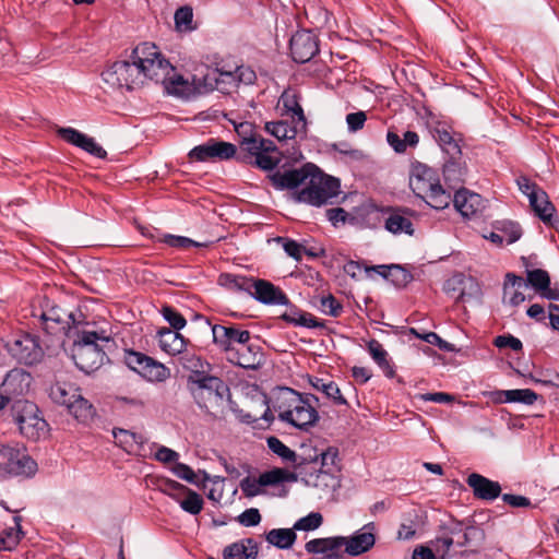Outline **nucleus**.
Here are the masks:
<instances>
[{"instance_id": "27", "label": "nucleus", "mask_w": 559, "mask_h": 559, "mask_svg": "<svg viewBox=\"0 0 559 559\" xmlns=\"http://www.w3.org/2000/svg\"><path fill=\"white\" fill-rule=\"evenodd\" d=\"M278 104L282 105L283 115H287L292 120L300 126H307V119L304 109L299 104V97L293 90H286L282 93Z\"/></svg>"}, {"instance_id": "22", "label": "nucleus", "mask_w": 559, "mask_h": 559, "mask_svg": "<svg viewBox=\"0 0 559 559\" xmlns=\"http://www.w3.org/2000/svg\"><path fill=\"white\" fill-rule=\"evenodd\" d=\"M451 201H453L457 212L465 218L476 216L485 207L483 197L466 189L457 190Z\"/></svg>"}, {"instance_id": "51", "label": "nucleus", "mask_w": 559, "mask_h": 559, "mask_svg": "<svg viewBox=\"0 0 559 559\" xmlns=\"http://www.w3.org/2000/svg\"><path fill=\"white\" fill-rule=\"evenodd\" d=\"M160 313H162L163 318L174 329V331L179 332L187 324V320L185 319V317L179 311H177L175 308H173L170 306H164L160 310Z\"/></svg>"}, {"instance_id": "44", "label": "nucleus", "mask_w": 559, "mask_h": 559, "mask_svg": "<svg viewBox=\"0 0 559 559\" xmlns=\"http://www.w3.org/2000/svg\"><path fill=\"white\" fill-rule=\"evenodd\" d=\"M160 241L165 245L176 248V249H188L190 247L195 248H203L206 247L207 243L205 242H198L189 237L186 236H178V235H171V234H165L160 238Z\"/></svg>"}, {"instance_id": "61", "label": "nucleus", "mask_w": 559, "mask_h": 559, "mask_svg": "<svg viewBox=\"0 0 559 559\" xmlns=\"http://www.w3.org/2000/svg\"><path fill=\"white\" fill-rule=\"evenodd\" d=\"M493 344L498 348L509 347L514 352H519L523 348V344H522L521 340L511 334L498 335L493 340Z\"/></svg>"}, {"instance_id": "2", "label": "nucleus", "mask_w": 559, "mask_h": 559, "mask_svg": "<svg viewBox=\"0 0 559 559\" xmlns=\"http://www.w3.org/2000/svg\"><path fill=\"white\" fill-rule=\"evenodd\" d=\"M310 400L318 401L312 394L304 396L290 388H280L273 407L282 421L308 431L319 420V413Z\"/></svg>"}, {"instance_id": "49", "label": "nucleus", "mask_w": 559, "mask_h": 559, "mask_svg": "<svg viewBox=\"0 0 559 559\" xmlns=\"http://www.w3.org/2000/svg\"><path fill=\"white\" fill-rule=\"evenodd\" d=\"M322 522H323V518H322L321 513L311 512L308 515L297 520L293 527L295 531L309 532V531H314L318 527H320Z\"/></svg>"}, {"instance_id": "64", "label": "nucleus", "mask_w": 559, "mask_h": 559, "mask_svg": "<svg viewBox=\"0 0 559 559\" xmlns=\"http://www.w3.org/2000/svg\"><path fill=\"white\" fill-rule=\"evenodd\" d=\"M80 148L98 158H105L107 155V152L88 135L85 136Z\"/></svg>"}, {"instance_id": "42", "label": "nucleus", "mask_w": 559, "mask_h": 559, "mask_svg": "<svg viewBox=\"0 0 559 559\" xmlns=\"http://www.w3.org/2000/svg\"><path fill=\"white\" fill-rule=\"evenodd\" d=\"M499 394L504 395L506 402L522 403L525 405H533L538 399L537 393L531 389L504 390Z\"/></svg>"}, {"instance_id": "47", "label": "nucleus", "mask_w": 559, "mask_h": 559, "mask_svg": "<svg viewBox=\"0 0 559 559\" xmlns=\"http://www.w3.org/2000/svg\"><path fill=\"white\" fill-rule=\"evenodd\" d=\"M159 491L171 499L176 500L178 503L185 496V493L189 490L185 485L173 480V479H164L158 487Z\"/></svg>"}, {"instance_id": "53", "label": "nucleus", "mask_w": 559, "mask_h": 559, "mask_svg": "<svg viewBox=\"0 0 559 559\" xmlns=\"http://www.w3.org/2000/svg\"><path fill=\"white\" fill-rule=\"evenodd\" d=\"M276 241L282 243V247L287 255L295 259L296 261H301L304 248L300 243H298L296 240L285 237H277Z\"/></svg>"}, {"instance_id": "35", "label": "nucleus", "mask_w": 559, "mask_h": 559, "mask_svg": "<svg viewBox=\"0 0 559 559\" xmlns=\"http://www.w3.org/2000/svg\"><path fill=\"white\" fill-rule=\"evenodd\" d=\"M80 389L71 383L57 382L50 388V399L59 405H63L68 408V405L79 395Z\"/></svg>"}, {"instance_id": "40", "label": "nucleus", "mask_w": 559, "mask_h": 559, "mask_svg": "<svg viewBox=\"0 0 559 559\" xmlns=\"http://www.w3.org/2000/svg\"><path fill=\"white\" fill-rule=\"evenodd\" d=\"M253 277L237 275L230 273H224L219 276V284L225 288L237 292L249 294Z\"/></svg>"}, {"instance_id": "25", "label": "nucleus", "mask_w": 559, "mask_h": 559, "mask_svg": "<svg viewBox=\"0 0 559 559\" xmlns=\"http://www.w3.org/2000/svg\"><path fill=\"white\" fill-rule=\"evenodd\" d=\"M264 129L280 141L293 140L298 135H305L307 132V126H300L294 120H292V123L286 120L270 121L265 123Z\"/></svg>"}, {"instance_id": "33", "label": "nucleus", "mask_w": 559, "mask_h": 559, "mask_svg": "<svg viewBox=\"0 0 559 559\" xmlns=\"http://www.w3.org/2000/svg\"><path fill=\"white\" fill-rule=\"evenodd\" d=\"M269 449L280 456L285 463H290L295 467H300L306 463V459L299 456L294 450L283 443L277 437H269L266 439Z\"/></svg>"}, {"instance_id": "56", "label": "nucleus", "mask_w": 559, "mask_h": 559, "mask_svg": "<svg viewBox=\"0 0 559 559\" xmlns=\"http://www.w3.org/2000/svg\"><path fill=\"white\" fill-rule=\"evenodd\" d=\"M170 471L178 478L186 480L190 484L198 485L195 473L189 465L177 461L175 465L170 468Z\"/></svg>"}, {"instance_id": "26", "label": "nucleus", "mask_w": 559, "mask_h": 559, "mask_svg": "<svg viewBox=\"0 0 559 559\" xmlns=\"http://www.w3.org/2000/svg\"><path fill=\"white\" fill-rule=\"evenodd\" d=\"M258 543L253 538H243L226 546L223 550L224 559H257Z\"/></svg>"}, {"instance_id": "37", "label": "nucleus", "mask_w": 559, "mask_h": 559, "mask_svg": "<svg viewBox=\"0 0 559 559\" xmlns=\"http://www.w3.org/2000/svg\"><path fill=\"white\" fill-rule=\"evenodd\" d=\"M282 319L295 326H302L308 329L322 328L323 323L319 322L316 317L312 314L299 310L295 307H292L288 311H286Z\"/></svg>"}, {"instance_id": "32", "label": "nucleus", "mask_w": 559, "mask_h": 559, "mask_svg": "<svg viewBox=\"0 0 559 559\" xmlns=\"http://www.w3.org/2000/svg\"><path fill=\"white\" fill-rule=\"evenodd\" d=\"M240 148L251 157H257L260 153H275L276 145L273 141L264 139L259 134H250L240 141Z\"/></svg>"}, {"instance_id": "29", "label": "nucleus", "mask_w": 559, "mask_h": 559, "mask_svg": "<svg viewBox=\"0 0 559 559\" xmlns=\"http://www.w3.org/2000/svg\"><path fill=\"white\" fill-rule=\"evenodd\" d=\"M388 216L384 218L385 229L394 235L406 234L413 235V224L401 211V209H386L384 212Z\"/></svg>"}, {"instance_id": "9", "label": "nucleus", "mask_w": 559, "mask_h": 559, "mask_svg": "<svg viewBox=\"0 0 559 559\" xmlns=\"http://www.w3.org/2000/svg\"><path fill=\"white\" fill-rule=\"evenodd\" d=\"M297 479V474L277 467L262 473L258 478L246 476L240 480V489L245 497L253 498L263 493V487L295 483Z\"/></svg>"}, {"instance_id": "57", "label": "nucleus", "mask_w": 559, "mask_h": 559, "mask_svg": "<svg viewBox=\"0 0 559 559\" xmlns=\"http://www.w3.org/2000/svg\"><path fill=\"white\" fill-rule=\"evenodd\" d=\"M465 282H466V278L463 274H455L447 281L444 288L448 293L459 292L456 299L464 301L465 300V293H464Z\"/></svg>"}, {"instance_id": "30", "label": "nucleus", "mask_w": 559, "mask_h": 559, "mask_svg": "<svg viewBox=\"0 0 559 559\" xmlns=\"http://www.w3.org/2000/svg\"><path fill=\"white\" fill-rule=\"evenodd\" d=\"M530 205L534 213L545 224H552V219L556 213L554 204L549 201L548 194L542 189L537 193L531 195L528 199Z\"/></svg>"}, {"instance_id": "5", "label": "nucleus", "mask_w": 559, "mask_h": 559, "mask_svg": "<svg viewBox=\"0 0 559 559\" xmlns=\"http://www.w3.org/2000/svg\"><path fill=\"white\" fill-rule=\"evenodd\" d=\"M307 187L297 193V201L313 206L333 203L341 193V181L323 174L319 167L311 171L306 182Z\"/></svg>"}, {"instance_id": "41", "label": "nucleus", "mask_w": 559, "mask_h": 559, "mask_svg": "<svg viewBox=\"0 0 559 559\" xmlns=\"http://www.w3.org/2000/svg\"><path fill=\"white\" fill-rule=\"evenodd\" d=\"M15 527H10L0 533V548L2 550L11 551L20 543L22 531H21V518L14 516Z\"/></svg>"}, {"instance_id": "15", "label": "nucleus", "mask_w": 559, "mask_h": 559, "mask_svg": "<svg viewBox=\"0 0 559 559\" xmlns=\"http://www.w3.org/2000/svg\"><path fill=\"white\" fill-rule=\"evenodd\" d=\"M376 544V524L369 522L349 536H344L345 552L348 557H358L369 551Z\"/></svg>"}, {"instance_id": "46", "label": "nucleus", "mask_w": 559, "mask_h": 559, "mask_svg": "<svg viewBox=\"0 0 559 559\" xmlns=\"http://www.w3.org/2000/svg\"><path fill=\"white\" fill-rule=\"evenodd\" d=\"M526 281L528 285L540 293L550 286V276L547 271L542 269L528 270Z\"/></svg>"}, {"instance_id": "13", "label": "nucleus", "mask_w": 559, "mask_h": 559, "mask_svg": "<svg viewBox=\"0 0 559 559\" xmlns=\"http://www.w3.org/2000/svg\"><path fill=\"white\" fill-rule=\"evenodd\" d=\"M237 153L235 144L209 139L205 143L194 146L188 154L189 158L195 162L228 160Z\"/></svg>"}, {"instance_id": "6", "label": "nucleus", "mask_w": 559, "mask_h": 559, "mask_svg": "<svg viewBox=\"0 0 559 559\" xmlns=\"http://www.w3.org/2000/svg\"><path fill=\"white\" fill-rule=\"evenodd\" d=\"M34 325L40 328L47 335L63 336L76 324L72 311L63 309L49 299H45L39 309L32 313Z\"/></svg>"}, {"instance_id": "31", "label": "nucleus", "mask_w": 559, "mask_h": 559, "mask_svg": "<svg viewBox=\"0 0 559 559\" xmlns=\"http://www.w3.org/2000/svg\"><path fill=\"white\" fill-rule=\"evenodd\" d=\"M309 383L314 390L323 393L326 399L331 400L334 405H347L346 399L343 396L338 385L334 381L324 378L311 377L309 378Z\"/></svg>"}, {"instance_id": "28", "label": "nucleus", "mask_w": 559, "mask_h": 559, "mask_svg": "<svg viewBox=\"0 0 559 559\" xmlns=\"http://www.w3.org/2000/svg\"><path fill=\"white\" fill-rule=\"evenodd\" d=\"M112 436L117 445L122 448L129 454H140L145 439L142 435L126 429L116 428Z\"/></svg>"}, {"instance_id": "20", "label": "nucleus", "mask_w": 559, "mask_h": 559, "mask_svg": "<svg viewBox=\"0 0 559 559\" xmlns=\"http://www.w3.org/2000/svg\"><path fill=\"white\" fill-rule=\"evenodd\" d=\"M37 406L31 404L17 417L20 431L31 440H37L47 433L48 424L39 416Z\"/></svg>"}, {"instance_id": "16", "label": "nucleus", "mask_w": 559, "mask_h": 559, "mask_svg": "<svg viewBox=\"0 0 559 559\" xmlns=\"http://www.w3.org/2000/svg\"><path fill=\"white\" fill-rule=\"evenodd\" d=\"M254 300L263 305L270 306H288L289 299L287 295L273 283L262 278L252 280V284L248 294Z\"/></svg>"}, {"instance_id": "34", "label": "nucleus", "mask_w": 559, "mask_h": 559, "mask_svg": "<svg viewBox=\"0 0 559 559\" xmlns=\"http://www.w3.org/2000/svg\"><path fill=\"white\" fill-rule=\"evenodd\" d=\"M159 346L164 352L177 355L185 350L187 341L179 332L165 329L159 332Z\"/></svg>"}, {"instance_id": "23", "label": "nucleus", "mask_w": 559, "mask_h": 559, "mask_svg": "<svg viewBox=\"0 0 559 559\" xmlns=\"http://www.w3.org/2000/svg\"><path fill=\"white\" fill-rule=\"evenodd\" d=\"M466 484L472 488L475 498L492 501L501 495V486L480 474L472 473L466 478Z\"/></svg>"}, {"instance_id": "39", "label": "nucleus", "mask_w": 559, "mask_h": 559, "mask_svg": "<svg viewBox=\"0 0 559 559\" xmlns=\"http://www.w3.org/2000/svg\"><path fill=\"white\" fill-rule=\"evenodd\" d=\"M67 409L81 423H87L95 414L93 405L81 393L68 405Z\"/></svg>"}, {"instance_id": "17", "label": "nucleus", "mask_w": 559, "mask_h": 559, "mask_svg": "<svg viewBox=\"0 0 559 559\" xmlns=\"http://www.w3.org/2000/svg\"><path fill=\"white\" fill-rule=\"evenodd\" d=\"M305 549L308 554L322 556L311 559H344L346 557L344 536L313 538L306 543Z\"/></svg>"}, {"instance_id": "14", "label": "nucleus", "mask_w": 559, "mask_h": 559, "mask_svg": "<svg viewBox=\"0 0 559 559\" xmlns=\"http://www.w3.org/2000/svg\"><path fill=\"white\" fill-rule=\"evenodd\" d=\"M289 49L295 62L306 63L319 52L318 38L311 31H298L290 38Z\"/></svg>"}, {"instance_id": "8", "label": "nucleus", "mask_w": 559, "mask_h": 559, "mask_svg": "<svg viewBox=\"0 0 559 559\" xmlns=\"http://www.w3.org/2000/svg\"><path fill=\"white\" fill-rule=\"evenodd\" d=\"M123 360L132 371L150 382H164L170 377L169 368L143 353L126 349Z\"/></svg>"}, {"instance_id": "62", "label": "nucleus", "mask_w": 559, "mask_h": 559, "mask_svg": "<svg viewBox=\"0 0 559 559\" xmlns=\"http://www.w3.org/2000/svg\"><path fill=\"white\" fill-rule=\"evenodd\" d=\"M227 76H230L237 80L239 83H243L246 85L252 84L255 81V73L253 70L247 67H237L235 73H226Z\"/></svg>"}, {"instance_id": "36", "label": "nucleus", "mask_w": 559, "mask_h": 559, "mask_svg": "<svg viewBox=\"0 0 559 559\" xmlns=\"http://www.w3.org/2000/svg\"><path fill=\"white\" fill-rule=\"evenodd\" d=\"M368 353L374 362L382 369L388 378H393L395 374L393 366L388 359V352L383 348L382 344L372 338L367 344Z\"/></svg>"}, {"instance_id": "10", "label": "nucleus", "mask_w": 559, "mask_h": 559, "mask_svg": "<svg viewBox=\"0 0 559 559\" xmlns=\"http://www.w3.org/2000/svg\"><path fill=\"white\" fill-rule=\"evenodd\" d=\"M5 349L19 364L33 366L44 356L41 346L35 336L21 334L5 342Z\"/></svg>"}, {"instance_id": "54", "label": "nucleus", "mask_w": 559, "mask_h": 559, "mask_svg": "<svg viewBox=\"0 0 559 559\" xmlns=\"http://www.w3.org/2000/svg\"><path fill=\"white\" fill-rule=\"evenodd\" d=\"M320 310L328 316L338 317L343 310V307L334 296L328 295L321 298Z\"/></svg>"}, {"instance_id": "58", "label": "nucleus", "mask_w": 559, "mask_h": 559, "mask_svg": "<svg viewBox=\"0 0 559 559\" xmlns=\"http://www.w3.org/2000/svg\"><path fill=\"white\" fill-rule=\"evenodd\" d=\"M59 136L64 140L66 142L80 147L82 145V142L84 141L86 134L78 131L74 128L68 127V128H60L58 130Z\"/></svg>"}, {"instance_id": "12", "label": "nucleus", "mask_w": 559, "mask_h": 559, "mask_svg": "<svg viewBox=\"0 0 559 559\" xmlns=\"http://www.w3.org/2000/svg\"><path fill=\"white\" fill-rule=\"evenodd\" d=\"M213 343L226 354L228 358L234 349L251 340V333L248 330L240 329L239 325L229 324H214L212 326Z\"/></svg>"}, {"instance_id": "24", "label": "nucleus", "mask_w": 559, "mask_h": 559, "mask_svg": "<svg viewBox=\"0 0 559 559\" xmlns=\"http://www.w3.org/2000/svg\"><path fill=\"white\" fill-rule=\"evenodd\" d=\"M301 480L307 486L328 492L340 486L338 468L335 465V476L329 471L313 468V471L306 473L305 476L301 477Z\"/></svg>"}, {"instance_id": "38", "label": "nucleus", "mask_w": 559, "mask_h": 559, "mask_svg": "<svg viewBox=\"0 0 559 559\" xmlns=\"http://www.w3.org/2000/svg\"><path fill=\"white\" fill-rule=\"evenodd\" d=\"M297 535L293 528H273L265 535V539L278 549H289L296 542Z\"/></svg>"}, {"instance_id": "19", "label": "nucleus", "mask_w": 559, "mask_h": 559, "mask_svg": "<svg viewBox=\"0 0 559 559\" xmlns=\"http://www.w3.org/2000/svg\"><path fill=\"white\" fill-rule=\"evenodd\" d=\"M430 132L438 145L447 155H449V157L461 158L462 138L453 131L451 126L445 122L438 121L431 127Z\"/></svg>"}, {"instance_id": "48", "label": "nucleus", "mask_w": 559, "mask_h": 559, "mask_svg": "<svg viewBox=\"0 0 559 559\" xmlns=\"http://www.w3.org/2000/svg\"><path fill=\"white\" fill-rule=\"evenodd\" d=\"M441 531L443 535L453 536L454 538L462 536V534H468V538L471 539V534L475 533L476 528L472 526L465 527L463 522L450 519L442 523Z\"/></svg>"}, {"instance_id": "45", "label": "nucleus", "mask_w": 559, "mask_h": 559, "mask_svg": "<svg viewBox=\"0 0 559 559\" xmlns=\"http://www.w3.org/2000/svg\"><path fill=\"white\" fill-rule=\"evenodd\" d=\"M496 229L506 237L502 239L508 245L516 242L522 237V228L520 224L512 221L498 222Z\"/></svg>"}, {"instance_id": "43", "label": "nucleus", "mask_w": 559, "mask_h": 559, "mask_svg": "<svg viewBox=\"0 0 559 559\" xmlns=\"http://www.w3.org/2000/svg\"><path fill=\"white\" fill-rule=\"evenodd\" d=\"M203 498L200 493L190 489L185 493V498L179 501L180 508L192 515H198L203 509Z\"/></svg>"}, {"instance_id": "7", "label": "nucleus", "mask_w": 559, "mask_h": 559, "mask_svg": "<svg viewBox=\"0 0 559 559\" xmlns=\"http://www.w3.org/2000/svg\"><path fill=\"white\" fill-rule=\"evenodd\" d=\"M188 383L194 401L201 408H207V401L211 403L223 401L225 394L229 392L228 386L221 378L203 372L189 376Z\"/></svg>"}, {"instance_id": "3", "label": "nucleus", "mask_w": 559, "mask_h": 559, "mask_svg": "<svg viewBox=\"0 0 559 559\" xmlns=\"http://www.w3.org/2000/svg\"><path fill=\"white\" fill-rule=\"evenodd\" d=\"M409 187L418 198L435 210H443L451 203V192L443 189L437 171L419 162L412 165Z\"/></svg>"}, {"instance_id": "21", "label": "nucleus", "mask_w": 559, "mask_h": 559, "mask_svg": "<svg viewBox=\"0 0 559 559\" xmlns=\"http://www.w3.org/2000/svg\"><path fill=\"white\" fill-rule=\"evenodd\" d=\"M227 360L243 369L255 370L263 362V352L259 344L250 341H245L243 344L238 345Z\"/></svg>"}, {"instance_id": "4", "label": "nucleus", "mask_w": 559, "mask_h": 559, "mask_svg": "<svg viewBox=\"0 0 559 559\" xmlns=\"http://www.w3.org/2000/svg\"><path fill=\"white\" fill-rule=\"evenodd\" d=\"M110 342V337L95 331H83L73 343L71 356L75 366L85 373L102 367L106 353L98 342Z\"/></svg>"}, {"instance_id": "11", "label": "nucleus", "mask_w": 559, "mask_h": 559, "mask_svg": "<svg viewBox=\"0 0 559 559\" xmlns=\"http://www.w3.org/2000/svg\"><path fill=\"white\" fill-rule=\"evenodd\" d=\"M0 455L7 461L0 463V475L5 476H33L37 471V463L19 449L0 445Z\"/></svg>"}, {"instance_id": "18", "label": "nucleus", "mask_w": 559, "mask_h": 559, "mask_svg": "<svg viewBox=\"0 0 559 559\" xmlns=\"http://www.w3.org/2000/svg\"><path fill=\"white\" fill-rule=\"evenodd\" d=\"M313 170H317V166L308 163L300 168L276 170L270 175V180L276 190L295 189L301 183H306Z\"/></svg>"}, {"instance_id": "50", "label": "nucleus", "mask_w": 559, "mask_h": 559, "mask_svg": "<svg viewBox=\"0 0 559 559\" xmlns=\"http://www.w3.org/2000/svg\"><path fill=\"white\" fill-rule=\"evenodd\" d=\"M389 281L396 288H404L413 281V275L405 267L392 264Z\"/></svg>"}, {"instance_id": "63", "label": "nucleus", "mask_w": 559, "mask_h": 559, "mask_svg": "<svg viewBox=\"0 0 559 559\" xmlns=\"http://www.w3.org/2000/svg\"><path fill=\"white\" fill-rule=\"evenodd\" d=\"M367 120V115L365 111L350 112L346 116V123L348 131L357 132L361 130Z\"/></svg>"}, {"instance_id": "60", "label": "nucleus", "mask_w": 559, "mask_h": 559, "mask_svg": "<svg viewBox=\"0 0 559 559\" xmlns=\"http://www.w3.org/2000/svg\"><path fill=\"white\" fill-rule=\"evenodd\" d=\"M239 524L246 527H253L260 524L261 514L257 508H249L237 516Z\"/></svg>"}, {"instance_id": "1", "label": "nucleus", "mask_w": 559, "mask_h": 559, "mask_svg": "<svg viewBox=\"0 0 559 559\" xmlns=\"http://www.w3.org/2000/svg\"><path fill=\"white\" fill-rule=\"evenodd\" d=\"M174 70L154 44L138 45L128 59L115 61L103 72V81L111 88L132 91L143 85L146 79L164 81Z\"/></svg>"}, {"instance_id": "59", "label": "nucleus", "mask_w": 559, "mask_h": 559, "mask_svg": "<svg viewBox=\"0 0 559 559\" xmlns=\"http://www.w3.org/2000/svg\"><path fill=\"white\" fill-rule=\"evenodd\" d=\"M153 447L156 448V452L154 454V459L160 463L169 464L176 463L179 460V453L175 450L167 448L165 445H158L153 443Z\"/></svg>"}, {"instance_id": "52", "label": "nucleus", "mask_w": 559, "mask_h": 559, "mask_svg": "<svg viewBox=\"0 0 559 559\" xmlns=\"http://www.w3.org/2000/svg\"><path fill=\"white\" fill-rule=\"evenodd\" d=\"M459 158H451L443 165V176L449 181H463L465 169L457 162Z\"/></svg>"}, {"instance_id": "55", "label": "nucleus", "mask_w": 559, "mask_h": 559, "mask_svg": "<svg viewBox=\"0 0 559 559\" xmlns=\"http://www.w3.org/2000/svg\"><path fill=\"white\" fill-rule=\"evenodd\" d=\"M280 163L277 156H273V153H260L252 162L251 165L266 171L274 170Z\"/></svg>"}]
</instances>
